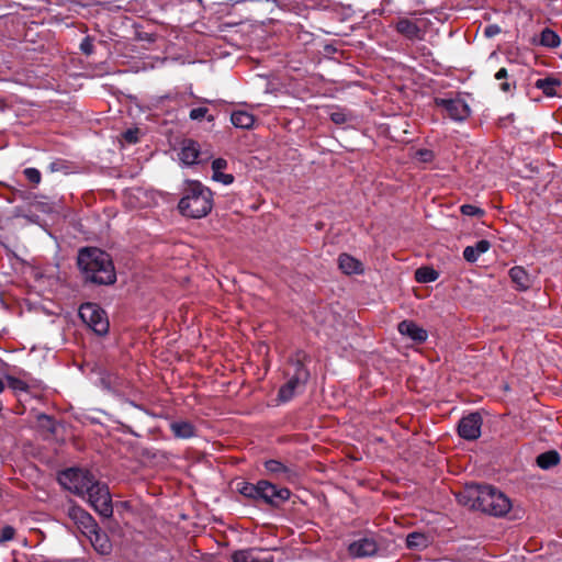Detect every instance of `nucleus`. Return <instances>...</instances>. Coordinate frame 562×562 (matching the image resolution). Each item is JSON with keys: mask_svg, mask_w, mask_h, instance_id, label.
<instances>
[{"mask_svg": "<svg viewBox=\"0 0 562 562\" xmlns=\"http://www.w3.org/2000/svg\"><path fill=\"white\" fill-rule=\"evenodd\" d=\"M210 158L209 153H203L200 150V145L192 140V139H186L182 142L180 151H179V159L184 165H194L200 164L206 159Z\"/></svg>", "mask_w": 562, "mask_h": 562, "instance_id": "10", "label": "nucleus"}, {"mask_svg": "<svg viewBox=\"0 0 562 562\" xmlns=\"http://www.w3.org/2000/svg\"><path fill=\"white\" fill-rule=\"evenodd\" d=\"M24 175L26 179L34 184H38L41 182V172L36 168H26L24 170Z\"/></svg>", "mask_w": 562, "mask_h": 562, "instance_id": "35", "label": "nucleus"}, {"mask_svg": "<svg viewBox=\"0 0 562 562\" xmlns=\"http://www.w3.org/2000/svg\"><path fill=\"white\" fill-rule=\"evenodd\" d=\"M438 277V272L429 267L418 268L415 272V279L420 283L434 282Z\"/></svg>", "mask_w": 562, "mask_h": 562, "instance_id": "26", "label": "nucleus"}, {"mask_svg": "<svg viewBox=\"0 0 562 562\" xmlns=\"http://www.w3.org/2000/svg\"><path fill=\"white\" fill-rule=\"evenodd\" d=\"M507 76H508V74H507V70L505 68H501L495 74V79L498 80V81H502L501 85H499V88L504 92H509L510 91V83L505 80V79H507Z\"/></svg>", "mask_w": 562, "mask_h": 562, "instance_id": "33", "label": "nucleus"}, {"mask_svg": "<svg viewBox=\"0 0 562 562\" xmlns=\"http://www.w3.org/2000/svg\"><path fill=\"white\" fill-rule=\"evenodd\" d=\"M256 549H243L234 551L231 555L232 562H271V560L262 561L256 557Z\"/></svg>", "mask_w": 562, "mask_h": 562, "instance_id": "24", "label": "nucleus"}, {"mask_svg": "<svg viewBox=\"0 0 562 562\" xmlns=\"http://www.w3.org/2000/svg\"><path fill=\"white\" fill-rule=\"evenodd\" d=\"M457 498L464 506L493 516H502L510 508L509 499L491 485H468Z\"/></svg>", "mask_w": 562, "mask_h": 562, "instance_id": "1", "label": "nucleus"}, {"mask_svg": "<svg viewBox=\"0 0 562 562\" xmlns=\"http://www.w3.org/2000/svg\"><path fill=\"white\" fill-rule=\"evenodd\" d=\"M351 119V114L341 109L335 110L330 113V120L337 125L347 124Z\"/></svg>", "mask_w": 562, "mask_h": 562, "instance_id": "31", "label": "nucleus"}, {"mask_svg": "<svg viewBox=\"0 0 562 562\" xmlns=\"http://www.w3.org/2000/svg\"><path fill=\"white\" fill-rule=\"evenodd\" d=\"M227 167V161L223 158H217L213 160L212 162V170L213 171H222Z\"/></svg>", "mask_w": 562, "mask_h": 562, "instance_id": "41", "label": "nucleus"}, {"mask_svg": "<svg viewBox=\"0 0 562 562\" xmlns=\"http://www.w3.org/2000/svg\"><path fill=\"white\" fill-rule=\"evenodd\" d=\"M88 535L91 544L100 554H109L112 550L111 541L106 533L102 532L98 525H95V529L93 531H86Z\"/></svg>", "mask_w": 562, "mask_h": 562, "instance_id": "16", "label": "nucleus"}, {"mask_svg": "<svg viewBox=\"0 0 562 562\" xmlns=\"http://www.w3.org/2000/svg\"><path fill=\"white\" fill-rule=\"evenodd\" d=\"M340 270L346 274L359 273L362 271V265L353 257L342 254L338 258Z\"/></svg>", "mask_w": 562, "mask_h": 562, "instance_id": "23", "label": "nucleus"}, {"mask_svg": "<svg viewBox=\"0 0 562 562\" xmlns=\"http://www.w3.org/2000/svg\"><path fill=\"white\" fill-rule=\"evenodd\" d=\"M213 207V194L209 188L199 181H189L178 209L180 213L191 218L206 216Z\"/></svg>", "mask_w": 562, "mask_h": 562, "instance_id": "3", "label": "nucleus"}, {"mask_svg": "<svg viewBox=\"0 0 562 562\" xmlns=\"http://www.w3.org/2000/svg\"><path fill=\"white\" fill-rule=\"evenodd\" d=\"M78 266L87 280L98 284H112L116 274L111 257L98 248H85L79 251Z\"/></svg>", "mask_w": 562, "mask_h": 562, "instance_id": "2", "label": "nucleus"}, {"mask_svg": "<svg viewBox=\"0 0 562 562\" xmlns=\"http://www.w3.org/2000/svg\"><path fill=\"white\" fill-rule=\"evenodd\" d=\"M232 124L237 128H251L255 123V116L249 112L237 110L231 115Z\"/></svg>", "mask_w": 562, "mask_h": 562, "instance_id": "22", "label": "nucleus"}, {"mask_svg": "<svg viewBox=\"0 0 562 562\" xmlns=\"http://www.w3.org/2000/svg\"><path fill=\"white\" fill-rule=\"evenodd\" d=\"M482 418L480 414L472 413L464 416L458 427L459 435L467 440H475L481 435Z\"/></svg>", "mask_w": 562, "mask_h": 562, "instance_id": "11", "label": "nucleus"}, {"mask_svg": "<svg viewBox=\"0 0 562 562\" xmlns=\"http://www.w3.org/2000/svg\"><path fill=\"white\" fill-rule=\"evenodd\" d=\"M15 530L11 526H5L1 530L0 541H9L14 537Z\"/></svg>", "mask_w": 562, "mask_h": 562, "instance_id": "38", "label": "nucleus"}, {"mask_svg": "<svg viewBox=\"0 0 562 562\" xmlns=\"http://www.w3.org/2000/svg\"><path fill=\"white\" fill-rule=\"evenodd\" d=\"M80 48L82 49V52H85L86 54H90L92 52V44L91 42L89 41V38H85L80 45Z\"/></svg>", "mask_w": 562, "mask_h": 562, "instance_id": "43", "label": "nucleus"}, {"mask_svg": "<svg viewBox=\"0 0 562 562\" xmlns=\"http://www.w3.org/2000/svg\"><path fill=\"white\" fill-rule=\"evenodd\" d=\"M212 179L226 186L234 181L233 175L223 173L222 171H213Z\"/></svg>", "mask_w": 562, "mask_h": 562, "instance_id": "34", "label": "nucleus"}, {"mask_svg": "<svg viewBox=\"0 0 562 562\" xmlns=\"http://www.w3.org/2000/svg\"><path fill=\"white\" fill-rule=\"evenodd\" d=\"M266 470L277 479L285 480V481H292L296 474L295 472L281 463L278 460H269L265 463Z\"/></svg>", "mask_w": 562, "mask_h": 562, "instance_id": "17", "label": "nucleus"}, {"mask_svg": "<svg viewBox=\"0 0 562 562\" xmlns=\"http://www.w3.org/2000/svg\"><path fill=\"white\" fill-rule=\"evenodd\" d=\"M206 108H195L190 111V119L193 121L203 119L207 113Z\"/></svg>", "mask_w": 562, "mask_h": 562, "instance_id": "37", "label": "nucleus"}, {"mask_svg": "<svg viewBox=\"0 0 562 562\" xmlns=\"http://www.w3.org/2000/svg\"><path fill=\"white\" fill-rule=\"evenodd\" d=\"M406 544L412 549H423L428 544V538L419 532H412L406 538Z\"/></svg>", "mask_w": 562, "mask_h": 562, "instance_id": "28", "label": "nucleus"}, {"mask_svg": "<svg viewBox=\"0 0 562 562\" xmlns=\"http://www.w3.org/2000/svg\"><path fill=\"white\" fill-rule=\"evenodd\" d=\"M490 241L481 239L474 246L465 247L463 257L469 262H475L482 254H485L490 249Z\"/></svg>", "mask_w": 562, "mask_h": 562, "instance_id": "21", "label": "nucleus"}, {"mask_svg": "<svg viewBox=\"0 0 562 562\" xmlns=\"http://www.w3.org/2000/svg\"><path fill=\"white\" fill-rule=\"evenodd\" d=\"M170 429L176 438L189 439L196 435L193 424L187 420H175L170 424Z\"/></svg>", "mask_w": 562, "mask_h": 562, "instance_id": "20", "label": "nucleus"}, {"mask_svg": "<svg viewBox=\"0 0 562 562\" xmlns=\"http://www.w3.org/2000/svg\"><path fill=\"white\" fill-rule=\"evenodd\" d=\"M509 277L518 289L525 290L527 282V272L522 267H514L509 270Z\"/></svg>", "mask_w": 562, "mask_h": 562, "instance_id": "27", "label": "nucleus"}, {"mask_svg": "<svg viewBox=\"0 0 562 562\" xmlns=\"http://www.w3.org/2000/svg\"><path fill=\"white\" fill-rule=\"evenodd\" d=\"M531 44L546 48H557L561 44V38L557 32L549 27H544L539 34H535L532 36Z\"/></svg>", "mask_w": 562, "mask_h": 562, "instance_id": "15", "label": "nucleus"}, {"mask_svg": "<svg viewBox=\"0 0 562 562\" xmlns=\"http://www.w3.org/2000/svg\"><path fill=\"white\" fill-rule=\"evenodd\" d=\"M258 488L259 499L270 505H279L290 497V491L288 488H278L268 481H259Z\"/></svg>", "mask_w": 562, "mask_h": 562, "instance_id": "9", "label": "nucleus"}, {"mask_svg": "<svg viewBox=\"0 0 562 562\" xmlns=\"http://www.w3.org/2000/svg\"><path fill=\"white\" fill-rule=\"evenodd\" d=\"M426 26L427 21L424 18L415 20L402 18L397 21L395 29L401 35L409 41H422L426 34Z\"/></svg>", "mask_w": 562, "mask_h": 562, "instance_id": "7", "label": "nucleus"}, {"mask_svg": "<svg viewBox=\"0 0 562 562\" xmlns=\"http://www.w3.org/2000/svg\"><path fill=\"white\" fill-rule=\"evenodd\" d=\"M537 465L543 470L555 467L560 462V454L555 450H550L537 457Z\"/></svg>", "mask_w": 562, "mask_h": 562, "instance_id": "25", "label": "nucleus"}, {"mask_svg": "<svg viewBox=\"0 0 562 562\" xmlns=\"http://www.w3.org/2000/svg\"><path fill=\"white\" fill-rule=\"evenodd\" d=\"M137 133H138V131H137V130H135V131H133V130H128V131H126V132L124 133V138H125V140H126V142H128V143H131V144H132V143H136V142H137V139H138V138H137Z\"/></svg>", "mask_w": 562, "mask_h": 562, "instance_id": "42", "label": "nucleus"}, {"mask_svg": "<svg viewBox=\"0 0 562 562\" xmlns=\"http://www.w3.org/2000/svg\"><path fill=\"white\" fill-rule=\"evenodd\" d=\"M308 379V372L303 364L297 363L295 374L280 389L279 398L288 402L293 398L296 391L302 390Z\"/></svg>", "mask_w": 562, "mask_h": 562, "instance_id": "8", "label": "nucleus"}, {"mask_svg": "<svg viewBox=\"0 0 562 562\" xmlns=\"http://www.w3.org/2000/svg\"><path fill=\"white\" fill-rule=\"evenodd\" d=\"M417 158L420 161L428 162L432 159V153L428 149H420L416 153Z\"/></svg>", "mask_w": 562, "mask_h": 562, "instance_id": "40", "label": "nucleus"}, {"mask_svg": "<svg viewBox=\"0 0 562 562\" xmlns=\"http://www.w3.org/2000/svg\"><path fill=\"white\" fill-rule=\"evenodd\" d=\"M501 33V27L496 24H490L484 29V35L488 38L496 36Z\"/></svg>", "mask_w": 562, "mask_h": 562, "instance_id": "39", "label": "nucleus"}, {"mask_svg": "<svg viewBox=\"0 0 562 562\" xmlns=\"http://www.w3.org/2000/svg\"><path fill=\"white\" fill-rule=\"evenodd\" d=\"M81 321L97 335L103 336L109 331V319L105 312L94 303H85L79 308Z\"/></svg>", "mask_w": 562, "mask_h": 562, "instance_id": "5", "label": "nucleus"}, {"mask_svg": "<svg viewBox=\"0 0 562 562\" xmlns=\"http://www.w3.org/2000/svg\"><path fill=\"white\" fill-rule=\"evenodd\" d=\"M561 86V81L552 76L538 78L533 81L535 89L542 91L546 97H554L557 89Z\"/></svg>", "mask_w": 562, "mask_h": 562, "instance_id": "19", "label": "nucleus"}, {"mask_svg": "<svg viewBox=\"0 0 562 562\" xmlns=\"http://www.w3.org/2000/svg\"><path fill=\"white\" fill-rule=\"evenodd\" d=\"M437 103L446 110L454 121H463L470 115V108L462 99H441Z\"/></svg>", "mask_w": 562, "mask_h": 562, "instance_id": "12", "label": "nucleus"}, {"mask_svg": "<svg viewBox=\"0 0 562 562\" xmlns=\"http://www.w3.org/2000/svg\"><path fill=\"white\" fill-rule=\"evenodd\" d=\"M349 554L353 558L371 557L378 551V544L372 538L363 537L348 547Z\"/></svg>", "mask_w": 562, "mask_h": 562, "instance_id": "13", "label": "nucleus"}, {"mask_svg": "<svg viewBox=\"0 0 562 562\" xmlns=\"http://www.w3.org/2000/svg\"><path fill=\"white\" fill-rule=\"evenodd\" d=\"M69 516L83 529V531H93L95 529V520L93 517L81 509L80 507H72Z\"/></svg>", "mask_w": 562, "mask_h": 562, "instance_id": "18", "label": "nucleus"}, {"mask_svg": "<svg viewBox=\"0 0 562 562\" xmlns=\"http://www.w3.org/2000/svg\"><path fill=\"white\" fill-rule=\"evenodd\" d=\"M7 381H8L9 387H11L13 391L26 392L29 390L27 383L18 378L8 375Z\"/></svg>", "mask_w": 562, "mask_h": 562, "instance_id": "32", "label": "nucleus"}, {"mask_svg": "<svg viewBox=\"0 0 562 562\" xmlns=\"http://www.w3.org/2000/svg\"><path fill=\"white\" fill-rule=\"evenodd\" d=\"M398 331L403 336H407L414 342L423 344L427 340V331L412 321H403L398 324Z\"/></svg>", "mask_w": 562, "mask_h": 562, "instance_id": "14", "label": "nucleus"}, {"mask_svg": "<svg viewBox=\"0 0 562 562\" xmlns=\"http://www.w3.org/2000/svg\"><path fill=\"white\" fill-rule=\"evenodd\" d=\"M91 507L103 517H111L113 514L112 499L105 484L98 481L86 492Z\"/></svg>", "mask_w": 562, "mask_h": 562, "instance_id": "6", "label": "nucleus"}, {"mask_svg": "<svg viewBox=\"0 0 562 562\" xmlns=\"http://www.w3.org/2000/svg\"><path fill=\"white\" fill-rule=\"evenodd\" d=\"M414 0H384V4L385 5H394L395 7V12L401 14V13H408L411 10H412V2Z\"/></svg>", "mask_w": 562, "mask_h": 562, "instance_id": "30", "label": "nucleus"}, {"mask_svg": "<svg viewBox=\"0 0 562 562\" xmlns=\"http://www.w3.org/2000/svg\"><path fill=\"white\" fill-rule=\"evenodd\" d=\"M59 483L70 492L85 496L86 492L95 482L94 476L87 470L82 469H67L58 475Z\"/></svg>", "mask_w": 562, "mask_h": 562, "instance_id": "4", "label": "nucleus"}, {"mask_svg": "<svg viewBox=\"0 0 562 562\" xmlns=\"http://www.w3.org/2000/svg\"><path fill=\"white\" fill-rule=\"evenodd\" d=\"M460 210L461 213L467 216H476L483 214L481 209L472 204H463Z\"/></svg>", "mask_w": 562, "mask_h": 562, "instance_id": "36", "label": "nucleus"}, {"mask_svg": "<svg viewBox=\"0 0 562 562\" xmlns=\"http://www.w3.org/2000/svg\"><path fill=\"white\" fill-rule=\"evenodd\" d=\"M238 492L248 498L259 499L258 483L241 482L238 484Z\"/></svg>", "mask_w": 562, "mask_h": 562, "instance_id": "29", "label": "nucleus"}]
</instances>
